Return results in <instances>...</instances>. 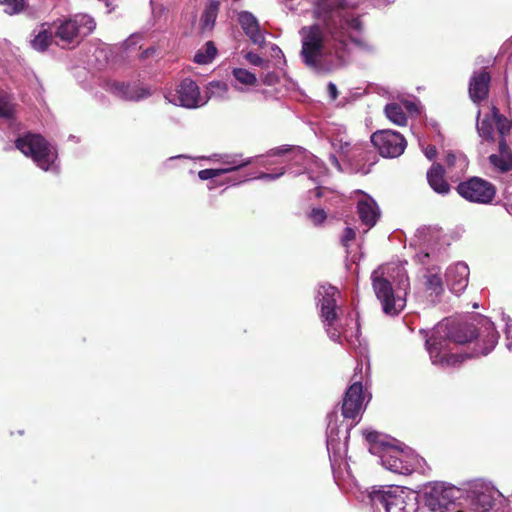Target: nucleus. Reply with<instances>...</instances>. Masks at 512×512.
<instances>
[{"instance_id": "obj_1", "label": "nucleus", "mask_w": 512, "mask_h": 512, "mask_svg": "<svg viewBox=\"0 0 512 512\" xmlns=\"http://www.w3.org/2000/svg\"><path fill=\"white\" fill-rule=\"evenodd\" d=\"M498 338L490 322H485L478 330L471 323L449 322L434 329L426 340V348L434 364L454 367L465 359L487 355Z\"/></svg>"}, {"instance_id": "obj_2", "label": "nucleus", "mask_w": 512, "mask_h": 512, "mask_svg": "<svg viewBox=\"0 0 512 512\" xmlns=\"http://www.w3.org/2000/svg\"><path fill=\"white\" fill-rule=\"evenodd\" d=\"M15 147L44 171H48L57 159V151L40 134L28 132L16 138Z\"/></svg>"}, {"instance_id": "obj_3", "label": "nucleus", "mask_w": 512, "mask_h": 512, "mask_svg": "<svg viewBox=\"0 0 512 512\" xmlns=\"http://www.w3.org/2000/svg\"><path fill=\"white\" fill-rule=\"evenodd\" d=\"M301 51L303 63L309 68H319L325 48L326 36L323 28L318 24L304 26L300 29Z\"/></svg>"}, {"instance_id": "obj_4", "label": "nucleus", "mask_w": 512, "mask_h": 512, "mask_svg": "<svg viewBox=\"0 0 512 512\" xmlns=\"http://www.w3.org/2000/svg\"><path fill=\"white\" fill-rule=\"evenodd\" d=\"M349 8H353L349 0H319L317 13L327 33L339 36V29L344 27V16Z\"/></svg>"}, {"instance_id": "obj_5", "label": "nucleus", "mask_w": 512, "mask_h": 512, "mask_svg": "<svg viewBox=\"0 0 512 512\" xmlns=\"http://www.w3.org/2000/svg\"><path fill=\"white\" fill-rule=\"evenodd\" d=\"M96 27V22L86 14H77L73 18L63 21L55 31V37L71 44L79 43L83 37L91 34Z\"/></svg>"}, {"instance_id": "obj_6", "label": "nucleus", "mask_w": 512, "mask_h": 512, "mask_svg": "<svg viewBox=\"0 0 512 512\" xmlns=\"http://www.w3.org/2000/svg\"><path fill=\"white\" fill-rule=\"evenodd\" d=\"M460 491L455 487H446L442 483H434L425 488L422 502L430 512H446L454 505Z\"/></svg>"}, {"instance_id": "obj_7", "label": "nucleus", "mask_w": 512, "mask_h": 512, "mask_svg": "<svg viewBox=\"0 0 512 512\" xmlns=\"http://www.w3.org/2000/svg\"><path fill=\"white\" fill-rule=\"evenodd\" d=\"M456 190L464 199L481 204L491 203L496 195L495 186L480 177H471L459 183Z\"/></svg>"}, {"instance_id": "obj_8", "label": "nucleus", "mask_w": 512, "mask_h": 512, "mask_svg": "<svg viewBox=\"0 0 512 512\" xmlns=\"http://www.w3.org/2000/svg\"><path fill=\"white\" fill-rule=\"evenodd\" d=\"M372 286L385 314L395 316L405 308L406 299L395 295L389 280L380 276H372Z\"/></svg>"}, {"instance_id": "obj_9", "label": "nucleus", "mask_w": 512, "mask_h": 512, "mask_svg": "<svg viewBox=\"0 0 512 512\" xmlns=\"http://www.w3.org/2000/svg\"><path fill=\"white\" fill-rule=\"evenodd\" d=\"M371 142L384 158H397L407 146L404 136L393 130H378L371 136Z\"/></svg>"}, {"instance_id": "obj_10", "label": "nucleus", "mask_w": 512, "mask_h": 512, "mask_svg": "<svg viewBox=\"0 0 512 512\" xmlns=\"http://www.w3.org/2000/svg\"><path fill=\"white\" fill-rule=\"evenodd\" d=\"M380 458L382 465L393 473L410 475L415 470V458L397 447L385 445Z\"/></svg>"}, {"instance_id": "obj_11", "label": "nucleus", "mask_w": 512, "mask_h": 512, "mask_svg": "<svg viewBox=\"0 0 512 512\" xmlns=\"http://www.w3.org/2000/svg\"><path fill=\"white\" fill-rule=\"evenodd\" d=\"M363 386L360 381H355L345 392L341 413L346 419L355 420L363 408Z\"/></svg>"}, {"instance_id": "obj_12", "label": "nucleus", "mask_w": 512, "mask_h": 512, "mask_svg": "<svg viewBox=\"0 0 512 512\" xmlns=\"http://www.w3.org/2000/svg\"><path fill=\"white\" fill-rule=\"evenodd\" d=\"M491 75L486 68L475 71L469 80V96L474 103L485 100L489 94Z\"/></svg>"}, {"instance_id": "obj_13", "label": "nucleus", "mask_w": 512, "mask_h": 512, "mask_svg": "<svg viewBox=\"0 0 512 512\" xmlns=\"http://www.w3.org/2000/svg\"><path fill=\"white\" fill-rule=\"evenodd\" d=\"M238 22L245 35L253 44L258 45L259 47L265 46V36L260 30L258 20L251 12L241 11L238 14Z\"/></svg>"}, {"instance_id": "obj_14", "label": "nucleus", "mask_w": 512, "mask_h": 512, "mask_svg": "<svg viewBox=\"0 0 512 512\" xmlns=\"http://www.w3.org/2000/svg\"><path fill=\"white\" fill-rule=\"evenodd\" d=\"M180 105L186 108H195L200 105L201 97L199 87L192 79L185 78L177 89Z\"/></svg>"}, {"instance_id": "obj_15", "label": "nucleus", "mask_w": 512, "mask_h": 512, "mask_svg": "<svg viewBox=\"0 0 512 512\" xmlns=\"http://www.w3.org/2000/svg\"><path fill=\"white\" fill-rule=\"evenodd\" d=\"M501 496L502 495L498 490L492 487H485L482 490L476 492L472 498V509L476 512H487L495 507L496 501Z\"/></svg>"}, {"instance_id": "obj_16", "label": "nucleus", "mask_w": 512, "mask_h": 512, "mask_svg": "<svg viewBox=\"0 0 512 512\" xmlns=\"http://www.w3.org/2000/svg\"><path fill=\"white\" fill-rule=\"evenodd\" d=\"M357 212L361 222L368 228H372L380 217V210L377 203L369 196L358 201Z\"/></svg>"}, {"instance_id": "obj_17", "label": "nucleus", "mask_w": 512, "mask_h": 512, "mask_svg": "<svg viewBox=\"0 0 512 512\" xmlns=\"http://www.w3.org/2000/svg\"><path fill=\"white\" fill-rule=\"evenodd\" d=\"M338 293L335 287L329 286L321 300V317L326 326H333L337 320V301L335 295Z\"/></svg>"}, {"instance_id": "obj_18", "label": "nucleus", "mask_w": 512, "mask_h": 512, "mask_svg": "<svg viewBox=\"0 0 512 512\" xmlns=\"http://www.w3.org/2000/svg\"><path fill=\"white\" fill-rule=\"evenodd\" d=\"M498 154L489 156V161L500 172H509L512 170V151L506 143V139H499Z\"/></svg>"}, {"instance_id": "obj_19", "label": "nucleus", "mask_w": 512, "mask_h": 512, "mask_svg": "<svg viewBox=\"0 0 512 512\" xmlns=\"http://www.w3.org/2000/svg\"><path fill=\"white\" fill-rule=\"evenodd\" d=\"M445 170L439 163H434L427 171V180L430 187L439 194H447L450 185L444 178Z\"/></svg>"}, {"instance_id": "obj_20", "label": "nucleus", "mask_w": 512, "mask_h": 512, "mask_svg": "<svg viewBox=\"0 0 512 512\" xmlns=\"http://www.w3.org/2000/svg\"><path fill=\"white\" fill-rule=\"evenodd\" d=\"M112 88L115 92H118L121 98L127 101H138L150 95L148 89L125 82H115L113 83Z\"/></svg>"}, {"instance_id": "obj_21", "label": "nucleus", "mask_w": 512, "mask_h": 512, "mask_svg": "<svg viewBox=\"0 0 512 512\" xmlns=\"http://www.w3.org/2000/svg\"><path fill=\"white\" fill-rule=\"evenodd\" d=\"M339 36H334L332 33H327L332 41L331 49L334 51L335 58L339 65L344 66L347 63L348 41L346 33H344V27L339 29Z\"/></svg>"}, {"instance_id": "obj_22", "label": "nucleus", "mask_w": 512, "mask_h": 512, "mask_svg": "<svg viewBox=\"0 0 512 512\" xmlns=\"http://www.w3.org/2000/svg\"><path fill=\"white\" fill-rule=\"evenodd\" d=\"M417 503V496L410 497L404 491L400 494H393L387 512H414Z\"/></svg>"}, {"instance_id": "obj_23", "label": "nucleus", "mask_w": 512, "mask_h": 512, "mask_svg": "<svg viewBox=\"0 0 512 512\" xmlns=\"http://www.w3.org/2000/svg\"><path fill=\"white\" fill-rule=\"evenodd\" d=\"M480 114H481V111L478 110L477 124H476L478 134L483 140H485L487 142H494L495 141V137H494L495 122L492 121V119L490 118V115H486L483 119L479 120Z\"/></svg>"}, {"instance_id": "obj_24", "label": "nucleus", "mask_w": 512, "mask_h": 512, "mask_svg": "<svg viewBox=\"0 0 512 512\" xmlns=\"http://www.w3.org/2000/svg\"><path fill=\"white\" fill-rule=\"evenodd\" d=\"M250 163V161H244V160H233L231 162H229V164H231L230 167L228 168H223V169H203V170H200L199 173H198V176L201 180H208V179H212V178H215V177H218L224 173H227V172H230V171H234V170H238L239 168H242L246 165H248Z\"/></svg>"}, {"instance_id": "obj_25", "label": "nucleus", "mask_w": 512, "mask_h": 512, "mask_svg": "<svg viewBox=\"0 0 512 512\" xmlns=\"http://www.w3.org/2000/svg\"><path fill=\"white\" fill-rule=\"evenodd\" d=\"M385 114L387 118L398 126L407 124V116L399 103H389L385 106Z\"/></svg>"}, {"instance_id": "obj_26", "label": "nucleus", "mask_w": 512, "mask_h": 512, "mask_svg": "<svg viewBox=\"0 0 512 512\" xmlns=\"http://www.w3.org/2000/svg\"><path fill=\"white\" fill-rule=\"evenodd\" d=\"M217 54V48L213 41H207L194 55V62L197 64H208L213 61Z\"/></svg>"}, {"instance_id": "obj_27", "label": "nucleus", "mask_w": 512, "mask_h": 512, "mask_svg": "<svg viewBox=\"0 0 512 512\" xmlns=\"http://www.w3.org/2000/svg\"><path fill=\"white\" fill-rule=\"evenodd\" d=\"M17 104L12 96L7 93H0V118L12 120L16 115Z\"/></svg>"}, {"instance_id": "obj_28", "label": "nucleus", "mask_w": 512, "mask_h": 512, "mask_svg": "<svg viewBox=\"0 0 512 512\" xmlns=\"http://www.w3.org/2000/svg\"><path fill=\"white\" fill-rule=\"evenodd\" d=\"M53 34L48 30H41L39 33L31 40V46L33 49L44 52L52 43Z\"/></svg>"}, {"instance_id": "obj_29", "label": "nucleus", "mask_w": 512, "mask_h": 512, "mask_svg": "<svg viewBox=\"0 0 512 512\" xmlns=\"http://www.w3.org/2000/svg\"><path fill=\"white\" fill-rule=\"evenodd\" d=\"M337 147L338 152L347 160L351 161L353 156L361 155L362 148L360 145H352L348 141L338 140L333 144Z\"/></svg>"}, {"instance_id": "obj_30", "label": "nucleus", "mask_w": 512, "mask_h": 512, "mask_svg": "<svg viewBox=\"0 0 512 512\" xmlns=\"http://www.w3.org/2000/svg\"><path fill=\"white\" fill-rule=\"evenodd\" d=\"M392 497L393 493L391 491L374 490L370 493V500L372 504L377 508L381 506L386 512L389 508Z\"/></svg>"}, {"instance_id": "obj_31", "label": "nucleus", "mask_w": 512, "mask_h": 512, "mask_svg": "<svg viewBox=\"0 0 512 512\" xmlns=\"http://www.w3.org/2000/svg\"><path fill=\"white\" fill-rule=\"evenodd\" d=\"M380 437L381 435L377 431L365 433V439L371 445L369 449L371 453H377V449H381L383 452L385 445H389L388 443L381 441Z\"/></svg>"}, {"instance_id": "obj_32", "label": "nucleus", "mask_w": 512, "mask_h": 512, "mask_svg": "<svg viewBox=\"0 0 512 512\" xmlns=\"http://www.w3.org/2000/svg\"><path fill=\"white\" fill-rule=\"evenodd\" d=\"M233 76L244 85H254L257 82L255 74L243 68H235Z\"/></svg>"}, {"instance_id": "obj_33", "label": "nucleus", "mask_w": 512, "mask_h": 512, "mask_svg": "<svg viewBox=\"0 0 512 512\" xmlns=\"http://www.w3.org/2000/svg\"><path fill=\"white\" fill-rule=\"evenodd\" d=\"M426 288L436 295H439L443 292V282L439 275L431 274L427 277L426 280Z\"/></svg>"}, {"instance_id": "obj_34", "label": "nucleus", "mask_w": 512, "mask_h": 512, "mask_svg": "<svg viewBox=\"0 0 512 512\" xmlns=\"http://www.w3.org/2000/svg\"><path fill=\"white\" fill-rule=\"evenodd\" d=\"M499 139H506V136L510 134L512 128V121L508 120L505 116L495 122Z\"/></svg>"}, {"instance_id": "obj_35", "label": "nucleus", "mask_w": 512, "mask_h": 512, "mask_svg": "<svg viewBox=\"0 0 512 512\" xmlns=\"http://www.w3.org/2000/svg\"><path fill=\"white\" fill-rule=\"evenodd\" d=\"M1 4L6 5L5 12L12 15L24 9V0H0Z\"/></svg>"}, {"instance_id": "obj_36", "label": "nucleus", "mask_w": 512, "mask_h": 512, "mask_svg": "<svg viewBox=\"0 0 512 512\" xmlns=\"http://www.w3.org/2000/svg\"><path fill=\"white\" fill-rule=\"evenodd\" d=\"M218 8H219V3L217 1H212L209 4L208 8L204 11V13L202 15V19L206 25L209 24L210 22L214 23L216 16H217Z\"/></svg>"}, {"instance_id": "obj_37", "label": "nucleus", "mask_w": 512, "mask_h": 512, "mask_svg": "<svg viewBox=\"0 0 512 512\" xmlns=\"http://www.w3.org/2000/svg\"><path fill=\"white\" fill-rule=\"evenodd\" d=\"M346 27H349L356 31H361L363 24L359 17H350L347 13L344 16V33H346Z\"/></svg>"}, {"instance_id": "obj_38", "label": "nucleus", "mask_w": 512, "mask_h": 512, "mask_svg": "<svg viewBox=\"0 0 512 512\" xmlns=\"http://www.w3.org/2000/svg\"><path fill=\"white\" fill-rule=\"evenodd\" d=\"M309 218L314 225L318 226L325 222L327 214L321 208H313L309 214Z\"/></svg>"}, {"instance_id": "obj_39", "label": "nucleus", "mask_w": 512, "mask_h": 512, "mask_svg": "<svg viewBox=\"0 0 512 512\" xmlns=\"http://www.w3.org/2000/svg\"><path fill=\"white\" fill-rule=\"evenodd\" d=\"M356 232L353 228L346 227L340 239V243L343 247H349L350 243L355 240Z\"/></svg>"}, {"instance_id": "obj_40", "label": "nucleus", "mask_w": 512, "mask_h": 512, "mask_svg": "<svg viewBox=\"0 0 512 512\" xmlns=\"http://www.w3.org/2000/svg\"><path fill=\"white\" fill-rule=\"evenodd\" d=\"M245 58L247 61H249L251 64L255 66H261L263 64V59L254 52H248L245 55Z\"/></svg>"}, {"instance_id": "obj_41", "label": "nucleus", "mask_w": 512, "mask_h": 512, "mask_svg": "<svg viewBox=\"0 0 512 512\" xmlns=\"http://www.w3.org/2000/svg\"><path fill=\"white\" fill-rule=\"evenodd\" d=\"M423 152L429 160H434L437 156V148L434 145H427Z\"/></svg>"}, {"instance_id": "obj_42", "label": "nucleus", "mask_w": 512, "mask_h": 512, "mask_svg": "<svg viewBox=\"0 0 512 512\" xmlns=\"http://www.w3.org/2000/svg\"><path fill=\"white\" fill-rule=\"evenodd\" d=\"M456 155L453 154L452 152H448L446 155H445V163L448 167H452L455 165L456 163Z\"/></svg>"}, {"instance_id": "obj_43", "label": "nucleus", "mask_w": 512, "mask_h": 512, "mask_svg": "<svg viewBox=\"0 0 512 512\" xmlns=\"http://www.w3.org/2000/svg\"><path fill=\"white\" fill-rule=\"evenodd\" d=\"M326 330L331 339L337 340L340 337V332L334 327V325L327 326Z\"/></svg>"}, {"instance_id": "obj_44", "label": "nucleus", "mask_w": 512, "mask_h": 512, "mask_svg": "<svg viewBox=\"0 0 512 512\" xmlns=\"http://www.w3.org/2000/svg\"><path fill=\"white\" fill-rule=\"evenodd\" d=\"M502 117H504V115H502L500 113L499 109L496 106H492V108H491V116H490L492 121L496 122V121H498Z\"/></svg>"}, {"instance_id": "obj_45", "label": "nucleus", "mask_w": 512, "mask_h": 512, "mask_svg": "<svg viewBox=\"0 0 512 512\" xmlns=\"http://www.w3.org/2000/svg\"><path fill=\"white\" fill-rule=\"evenodd\" d=\"M328 92H329L331 99L335 100L337 98L338 91H337V87L334 83L330 82L328 84Z\"/></svg>"}, {"instance_id": "obj_46", "label": "nucleus", "mask_w": 512, "mask_h": 512, "mask_svg": "<svg viewBox=\"0 0 512 512\" xmlns=\"http://www.w3.org/2000/svg\"><path fill=\"white\" fill-rule=\"evenodd\" d=\"M329 162L331 163V165H333L335 168H337L339 171H341V165H340V162L338 161V158L336 157V155L334 154H330L329 155Z\"/></svg>"}, {"instance_id": "obj_47", "label": "nucleus", "mask_w": 512, "mask_h": 512, "mask_svg": "<svg viewBox=\"0 0 512 512\" xmlns=\"http://www.w3.org/2000/svg\"><path fill=\"white\" fill-rule=\"evenodd\" d=\"M273 151V155H283V154H286L288 153L289 151H291V148L289 147H279V148H276Z\"/></svg>"}, {"instance_id": "obj_48", "label": "nucleus", "mask_w": 512, "mask_h": 512, "mask_svg": "<svg viewBox=\"0 0 512 512\" xmlns=\"http://www.w3.org/2000/svg\"><path fill=\"white\" fill-rule=\"evenodd\" d=\"M404 106L408 111H414L416 110V105L411 101H405Z\"/></svg>"}, {"instance_id": "obj_49", "label": "nucleus", "mask_w": 512, "mask_h": 512, "mask_svg": "<svg viewBox=\"0 0 512 512\" xmlns=\"http://www.w3.org/2000/svg\"><path fill=\"white\" fill-rule=\"evenodd\" d=\"M507 347L509 350H512V336L510 337L509 333H507Z\"/></svg>"}, {"instance_id": "obj_50", "label": "nucleus", "mask_w": 512, "mask_h": 512, "mask_svg": "<svg viewBox=\"0 0 512 512\" xmlns=\"http://www.w3.org/2000/svg\"><path fill=\"white\" fill-rule=\"evenodd\" d=\"M456 268L461 269L463 272H467V266L464 264H458Z\"/></svg>"}, {"instance_id": "obj_51", "label": "nucleus", "mask_w": 512, "mask_h": 512, "mask_svg": "<svg viewBox=\"0 0 512 512\" xmlns=\"http://www.w3.org/2000/svg\"><path fill=\"white\" fill-rule=\"evenodd\" d=\"M459 284L463 287V286H466L467 285V279L466 277H463L461 278V280L459 281Z\"/></svg>"}, {"instance_id": "obj_52", "label": "nucleus", "mask_w": 512, "mask_h": 512, "mask_svg": "<svg viewBox=\"0 0 512 512\" xmlns=\"http://www.w3.org/2000/svg\"><path fill=\"white\" fill-rule=\"evenodd\" d=\"M265 177L272 178V175H270V174H265Z\"/></svg>"}, {"instance_id": "obj_53", "label": "nucleus", "mask_w": 512, "mask_h": 512, "mask_svg": "<svg viewBox=\"0 0 512 512\" xmlns=\"http://www.w3.org/2000/svg\"><path fill=\"white\" fill-rule=\"evenodd\" d=\"M456 512H463V511L459 510V511H456Z\"/></svg>"}]
</instances>
